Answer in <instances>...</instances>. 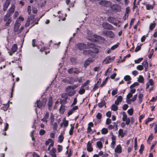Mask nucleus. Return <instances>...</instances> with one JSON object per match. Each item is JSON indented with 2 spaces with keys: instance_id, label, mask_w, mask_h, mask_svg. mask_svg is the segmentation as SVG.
Wrapping results in <instances>:
<instances>
[{
  "instance_id": "2eb2a0df",
  "label": "nucleus",
  "mask_w": 157,
  "mask_h": 157,
  "mask_svg": "<svg viewBox=\"0 0 157 157\" xmlns=\"http://www.w3.org/2000/svg\"><path fill=\"white\" fill-rule=\"evenodd\" d=\"M87 150L89 152H91L93 150L91 143L89 141L88 142L87 144Z\"/></svg>"
},
{
  "instance_id": "bf43d9fd",
  "label": "nucleus",
  "mask_w": 157,
  "mask_h": 157,
  "mask_svg": "<svg viewBox=\"0 0 157 157\" xmlns=\"http://www.w3.org/2000/svg\"><path fill=\"white\" fill-rule=\"evenodd\" d=\"M108 79V77H107L103 81L101 85V87H102L105 84V83L107 82V79Z\"/></svg>"
},
{
  "instance_id": "f3484780",
  "label": "nucleus",
  "mask_w": 157,
  "mask_h": 157,
  "mask_svg": "<svg viewBox=\"0 0 157 157\" xmlns=\"http://www.w3.org/2000/svg\"><path fill=\"white\" fill-rule=\"evenodd\" d=\"M92 62V60L91 58H88L85 62L84 66L85 67H86L90 63Z\"/></svg>"
},
{
  "instance_id": "6e6552de",
  "label": "nucleus",
  "mask_w": 157,
  "mask_h": 157,
  "mask_svg": "<svg viewBox=\"0 0 157 157\" xmlns=\"http://www.w3.org/2000/svg\"><path fill=\"white\" fill-rule=\"evenodd\" d=\"M77 47L80 51L86 49L87 46L86 45L82 43H79L76 44Z\"/></svg>"
},
{
  "instance_id": "20e7f679",
  "label": "nucleus",
  "mask_w": 157,
  "mask_h": 157,
  "mask_svg": "<svg viewBox=\"0 0 157 157\" xmlns=\"http://www.w3.org/2000/svg\"><path fill=\"white\" fill-rule=\"evenodd\" d=\"M111 10L114 12H119L121 10V6L118 4H113L110 6Z\"/></svg>"
},
{
  "instance_id": "cd10ccee",
  "label": "nucleus",
  "mask_w": 157,
  "mask_h": 157,
  "mask_svg": "<svg viewBox=\"0 0 157 157\" xmlns=\"http://www.w3.org/2000/svg\"><path fill=\"white\" fill-rule=\"evenodd\" d=\"M119 44H120V43H119L118 42V43H117V44H116L113 45L111 47V48H110L111 49V50H115V49L117 48L118 47V46H119Z\"/></svg>"
},
{
  "instance_id": "a18cd8bd",
  "label": "nucleus",
  "mask_w": 157,
  "mask_h": 157,
  "mask_svg": "<svg viewBox=\"0 0 157 157\" xmlns=\"http://www.w3.org/2000/svg\"><path fill=\"white\" fill-rule=\"evenodd\" d=\"M137 69L138 70L141 71L144 69V67L142 65H139L136 67Z\"/></svg>"
},
{
  "instance_id": "dca6fc26",
  "label": "nucleus",
  "mask_w": 157,
  "mask_h": 157,
  "mask_svg": "<svg viewBox=\"0 0 157 157\" xmlns=\"http://www.w3.org/2000/svg\"><path fill=\"white\" fill-rule=\"evenodd\" d=\"M99 4L101 6L106 7L108 5V2L106 0H101L99 2Z\"/></svg>"
},
{
  "instance_id": "ddd939ff",
  "label": "nucleus",
  "mask_w": 157,
  "mask_h": 157,
  "mask_svg": "<svg viewBox=\"0 0 157 157\" xmlns=\"http://www.w3.org/2000/svg\"><path fill=\"white\" fill-rule=\"evenodd\" d=\"M53 104V99L52 97H50L48 99V109L50 110L52 109V106Z\"/></svg>"
},
{
  "instance_id": "4d7b16f0",
  "label": "nucleus",
  "mask_w": 157,
  "mask_h": 157,
  "mask_svg": "<svg viewBox=\"0 0 157 157\" xmlns=\"http://www.w3.org/2000/svg\"><path fill=\"white\" fill-rule=\"evenodd\" d=\"M45 132V131L44 129H41L39 131V134L40 135H44Z\"/></svg>"
},
{
  "instance_id": "0e129e2a",
  "label": "nucleus",
  "mask_w": 157,
  "mask_h": 157,
  "mask_svg": "<svg viewBox=\"0 0 157 157\" xmlns=\"http://www.w3.org/2000/svg\"><path fill=\"white\" fill-rule=\"evenodd\" d=\"M101 114L100 113H98L96 115L97 118L100 119L101 118Z\"/></svg>"
},
{
  "instance_id": "338daca9",
  "label": "nucleus",
  "mask_w": 157,
  "mask_h": 157,
  "mask_svg": "<svg viewBox=\"0 0 157 157\" xmlns=\"http://www.w3.org/2000/svg\"><path fill=\"white\" fill-rule=\"evenodd\" d=\"M116 144L115 141H113L112 142L111 144V147L113 148L114 149L115 148V146Z\"/></svg>"
},
{
  "instance_id": "b1692460",
  "label": "nucleus",
  "mask_w": 157,
  "mask_h": 157,
  "mask_svg": "<svg viewBox=\"0 0 157 157\" xmlns=\"http://www.w3.org/2000/svg\"><path fill=\"white\" fill-rule=\"evenodd\" d=\"M146 6L147 10H149L151 9L152 10L154 8L153 5H149L147 4H146Z\"/></svg>"
},
{
  "instance_id": "72a5a7b5",
  "label": "nucleus",
  "mask_w": 157,
  "mask_h": 157,
  "mask_svg": "<svg viewBox=\"0 0 157 157\" xmlns=\"http://www.w3.org/2000/svg\"><path fill=\"white\" fill-rule=\"evenodd\" d=\"M101 133L103 134H105L107 133L108 131L107 128H103L101 130Z\"/></svg>"
},
{
  "instance_id": "393cba45",
  "label": "nucleus",
  "mask_w": 157,
  "mask_h": 157,
  "mask_svg": "<svg viewBox=\"0 0 157 157\" xmlns=\"http://www.w3.org/2000/svg\"><path fill=\"white\" fill-rule=\"evenodd\" d=\"M50 119L51 124L52 125L53 124V123H54V116H53L52 113H51V114Z\"/></svg>"
},
{
  "instance_id": "37998d69",
  "label": "nucleus",
  "mask_w": 157,
  "mask_h": 157,
  "mask_svg": "<svg viewBox=\"0 0 157 157\" xmlns=\"http://www.w3.org/2000/svg\"><path fill=\"white\" fill-rule=\"evenodd\" d=\"M130 11V7H127L126 8V11L125 13L127 14V17H128V13Z\"/></svg>"
},
{
  "instance_id": "473e14b6",
  "label": "nucleus",
  "mask_w": 157,
  "mask_h": 157,
  "mask_svg": "<svg viewBox=\"0 0 157 157\" xmlns=\"http://www.w3.org/2000/svg\"><path fill=\"white\" fill-rule=\"evenodd\" d=\"M111 109L114 111H116L118 109V107L117 105L113 104L112 105Z\"/></svg>"
},
{
  "instance_id": "c9c22d12",
  "label": "nucleus",
  "mask_w": 157,
  "mask_h": 157,
  "mask_svg": "<svg viewBox=\"0 0 157 157\" xmlns=\"http://www.w3.org/2000/svg\"><path fill=\"white\" fill-rule=\"evenodd\" d=\"M97 145L99 149H101L102 147V144L101 141H98L97 143Z\"/></svg>"
},
{
  "instance_id": "69168bd1",
  "label": "nucleus",
  "mask_w": 157,
  "mask_h": 157,
  "mask_svg": "<svg viewBox=\"0 0 157 157\" xmlns=\"http://www.w3.org/2000/svg\"><path fill=\"white\" fill-rule=\"evenodd\" d=\"M73 112L74 111L72 109L69 110L67 113V116L68 117L70 115H71L73 113Z\"/></svg>"
},
{
  "instance_id": "e433bc0d",
  "label": "nucleus",
  "mask_w": 157,
  "mask_h": 157,
  "mask_svg": "<svg viewBox=\"0 0 157 157\" xmlns=\"http://www.w3.org/2000/svg\"><path fill=\"white\" fill-rule=\"evenodd\" d=\"M68 94L67 93L63 94L61 95V97L65 99H67L68 98Z\"/></svg>"
},
{
  "instance_id": "a19ab883",
  "label": "nucleus",
  "mask_w": 157,
  "mask_h": 157,
  "mask_svg": "<svg viewBox=\"0 0 157 157\" xmlns=\"http://www.w3.org/2000/svg\"><path fill=\"white\" fill-rule=\"evenodd\" d=\"M143 59V58H139L137 60H135V62L136 63H139Z\"/></svg>"
},
{
  "instance_id": "de8ad7c7",
  "label": "nucleus",
  "mask_w": 157,
  "mask_h": 157,
  "mask_svg": "<svg viewBox=\"0 0 157 157\" xmlns=\"http://www.w3.org/2000/svg\"><path fill=\"white\" fill-rule=\"evenodd\" d=\"M90 83V81L89 80H88L87 81L84 83L82 86H82L83 87H84L85 86H87Z\"/></svg>"
},
{
  "instance_id": "c85d7f7f",
  "label": "nucleus",
  "mask_w": 157,
  "mask_h": 157,
  "mask_svg": "<svg viewBox=\"0 0 157 157\" xmlns=\"http://www.w3.org/2000/svg\"><path fill=\"white\" fill-rule=\"evenodd\" d=\"M65 107L64 106H63V105H61L60 106V108L59 109V111L60 112L63 113H64V112L65 111Z\"/></svg>"
},
{
  "instance_id": "6e6d98bb",
  "label": "nucleus",
  "mask_w": 157,
  "mask_h": 157,
  "mask_svg": "<svg viewBox=\"0 0 157 157\" xmlns=\"http://www.w3.org/2000/svg\"><path fill=\"white\" fill-rule=\"evenodd\" d=\"M68 87H70L71 88H72V89H73L74 90V89L77 88L78 87V85L77 84V85L75 84L72 86H68Z\"/></svg>"
},
{
  "instance_id": "f8f14e48",
  "label": "nucleus",
  "mask_w": 157,
  "mask_h": 157,
  "mask_svg": "<svg viewBox=\"0 0 157 157\" xmlns=\"http://www.w3.org/2000/svg\"><path fill=\"white\" fill-rule=\"evenodd\" d=\"M109 22L114 25L117 24L116 23V18L113 17H109Z\"/></svg>"
},
{
  "instance_id": "f257e3e1",
  "label": "nucleus",
  "mask_w": 157,
  "mask_h": 157,
  "mask_svg": "<svg viewBox=\"0 0 157 157\" xmlns=\"http://www.w3.org/2000/svg\"><path fill=\"white\" fill-rule=\"evenodd\" d=\"M87 38L90 41L87 43V46L90 48L89 50L83 51V53L85 55L90 54L91 52L97 53L99 51V46H96L92 43V42L99 41L100 40H104V39L101 36L96 35H94L92 37L88 36Z\"/></svg>"
},
{
  "instance_id": "412c9836",
  "label": "nucleus",
  "mask_w": 157,
  "mask_h": 157,
  "mask_svg": "<svg viewBox=\"0 0 157 157\" xmlns=\"http://www.w3.org/2000/svg\"><path fill=\"white\" fill-rule=\"evenodd\" d=\"M138 81L140 83H144V78L142 75H140L139 78L138 79Z\"/></svg>"
},
{
  "instance_id": "f704fd0d",
  "label": "nucleus",
  "mask_w": 157,
  "mask_h": 157,
  "mask_svg": "<svg viewBox=\"0 0 157 157\" xmlns=\"http://www.w3.org/2000/svg\"><path fill=\"white\" fill-rule=\"evenodd\" d=\"M63 124L64 126L65 127H67L68 124V121L65 120L64 121H63V123L61 124V125L62 126Z\"/></svg>"
},
{
  "instance_id": "aec40b11",
  "label": "nucleus",
  "mask_w": 157,
  "mask_h": 157,
  "mask_svg": "<svg viewBox=\"0 0 157 157\" xmlns=\"http://www.w3.org/2000/svg\"><path fill=\"white\" fill-rule=\"evenodd\" d=\"M9 19H10L11 20V19L10 16L6 13L4 16L3 20L5 21H7L9 20Z\"/></svg>"
},
{
  "instance_id": "a878e982",
  "label": "nucleus",
  "mask_w": 157,
  "mask_h": 157,
  "mask_svg": "<svg viewBox=\"0 0 157 157\" xmlns=\"http://www.w3.org/2000/svg\"><path fill=\"white\" fill-rule=\"evenodd\" d=\"M105 101L104 100H103L98 104V106L99 107L101 108L105 105Z\"/></svg>"
},
{
  "instance_id": "79ce46f5",
  "label": "nucleus",
  "mask_w": 157,
  "mask_h": 157,
  "mask_svg": "<svg viewBox=\"0 0 157 157\" xmlns=\"http://www.w3.org/2000/svg\"><path fill=\"white\" fill-rule=\"evenodd\" d=\"M152 135V133H151L150 134V135L149 136L147 140V142H148L150 140V143L152 140L153 138V136Z\"/></svg>"
},
{
  "instance_id": "423d86ee",
  "label": "nucleus",
  "mask_w": 157,
  "mask_h": 157,
  "mask_svg": "<svg viewBox=\"0 0 157 157\" xmlns=\"http://www.w3.org/2000/svg\"><path fill=\"white\" fill-rule=\"evenodd\" d=\"M66 90L68 96H72L75 94V91L68 86L66 88Z\"/></svg>"
},
{
  "instance_id": "5fc2aeb1",
  "label": "nucleus",
  "mask_w": 157,
  "mask_h": 157,
  "mask_svg": "<svg viewBox=\"0 0 157 157\" xmlns=\"http://www.w3.org/2000/svg\"><path fill=\"white\" fill-rule=\"evenodd\" d=\"M9 101H8V104H6L5 105V106L3 107V110L4 111H6L7 110V109L9 107Z\"/></svg>"
},
{
  "instance_id": "4c0bfd02",
  "label": "nucleus",
  "mask_w": 157,
  "mask_h": 157,
  "mask_svg": "<svg viewBox=\"0 0 157 157\" xmlns=\"http://www.w3.org/2000/svg\"><path fill=\"white\" fill-rule=\"evenodd\" d=\"M127 112L129 115H132L133 113V110L132 108L129 109L128 110Z\"/></svg>"
},
{
  "instance_id": "1a4fd4ad",
  "label": "nucleus",
  "mask_w": 157,
  "mask_h": 157,
  "mask_svg": "<svg viewBox=\"0 0 157 157\" xmlns=\"http://www.w3.org/2000/svg\"><path fill=\"white\" fill-rule=\"evenodd\" d=\"M17 45L16 44H14L12 47L11 51H10L9 49L7 48L8 52L10 55L11 56L13 53L15 52L17 49Z\"/></svg>"
},
{
  "instance_id": "052dcab7",
  "label": "nucleus",
  "mask_w": 157,
  "mask_h": 157,
  "mask_svg": "<svg viewBox=\"0 0 157 157\" xmlns=\"http://www.w3.org/2000/svg\"><path fill=\"white\" fill-rule=\"evenodd\" d=\"M128 107V106L127 104H124L123 105L122 107V109L124 110H126L127 109Z\"/></svg>"
},
{
  "instance_id": "a211bd4d",
  "label": "nucleus",
  "mask_w": 157,
  "mask_h": 157,
  "mask_svg": "<svg viewBox=\"0 0 157 157\" xmlns=\"http://www.w3.org/2000/svg\"><path fill=\"white\" fill-rule=\"evenodd\" d=\"M58 141L60 143H61L64 139V137L63 134L61 133L60 135L58 137Z\"/></svg>"
},
{
  "instance_id": "39448f33",
  "label": "nucleus",
  "mask_w": 157,
  "mask_h": 157,
  "mask_svg": "<svg viewBox=\"0 0 157 157\" xmlns=\"http://www.w3.org/2000/svg\"><path fill=\"white\" fill-rule=\"evenodd\" d=\"M20 26V23L17 21H16L14 27V31L17 34H19L21 32V30H20L19 28Z\"/></svg>"
},
{
  "instance_id": "9d476101",
  "label": "nucleus",
  "mask_w": 157,
  "mask_h": 157,
  "mask_svg": "<svg viewBox=\"0 0 157 157\" xmlns=\"http://www.w3.org/2000/svg\"><path fill=\"white\" fill-rule=\"evenodd\" d=\"M15 5L12 4L11 5V6L10 8L8 10L6 13L8 14L10 16H11L12 14L14 12L15 10Z\"/></svg>"
},
{
  "instance_id": "e2e57ef3",
  "label": "nucleus",
  "mask_w": 157,
  "mask_h": 157,
  "mask_svg": "<svg viewBox=\"0 0 157 157\" xmlns=\"http://www.w3.org/2000/svg\"><path fill=\"white\" fill-rule=\"evenodd\" d=\"M73 68H70L68 70V72L69 74H71L73 73Z\"/></svg>"
},
{
  "instance_id": "4be33fe9",
  "label": "nucleus",
  "mask_w": 157,
  "mask_h": 157,
  "mask_svg": "<svg viewBox=\"0 0 157 157\" xmlns=\"http://www.w3.org/2000/svg\"><path fill=\"white\" fill-rule=\"evenodd\" d=\"M115 35L112 31H109V37L110 38H113L114 37Z\"/></svg>"
},
{
  "instance_id": "8fccbe9b",
  "label": "nucleus",
  "mask_w": 157,
  "mask_h": 157,
  "mask_svg": "<svg viewBox=\"0 0 157 157\" xmlns=\"http://www.w3.org/2000/svg\"><path fill=\"white\" fill-rule=\"evenodd\" d=\"M57 146V150H58V151L59 152H60L62 150L63 147L62 146L59 145H58Z\"/></svg>"
},
{
  "instance_id": "774afa93",
  "label": "nucleus",
  "mask_w": 157,
  "mask_h": 157,
  "mask_svg": "<svg viewBox=\"0 0 157 157\" xmlns=\"http://www.w3.org/2000/svg\"><path fill=\"white\" fill-rule=\"evenodd\" d=\"M116 75L117 74L116 73H114L110 75V77L111 79H114L115 78Z\"/></svg>"
},
{
  "instance_id": "680f3d73",
  "label": "nucleus",
  "mask_w": 157,
  "mask_h": 157,
  "mask_svg": "<svg viewBox=\"0 0 157 157\" xmlns=\"http://www.w3.org/2000/svg\"><path fill=\"white\" fill-rule=\"evenodd\" d=\"M10 19L8 21H7L5 23V25L6 26H9L11 22V20L10 19Z\"/></svg>"
},
{
  "instance_id": "4468645a",
  "label": "nucleus",
  "mask_w": 157,
  "mask_h": 157,
  "mask_svg": "<svg viewBox=\"0 0 157 157\" xmlns=\"http://www.w3.org/2000/svg\"><path fill=\"white\" fill-rule=\"evenodd\" d=\"M115 151L118 154L121 153L122 152V148L120 144L117 146L115 149Z\"/></svg>"
},
{
  "instance_id": "864d4df0",
  "label": "nucleus",
  "mask_w": 157,
  "mask_h": 157,
  "mask_svg": "<svg viewBox=\"0 0 157 157\" xmlns=\"http://www.w3.org/2000/svg\"><path fill=\"white\" fill-rule=\"evenodd\" d=\"M117 89L116 88L115 90H113L112 91L111 94L113 96H114L117 94Z\"/></svg>"
},
{
  "instance_id": "58836bf2",
  "label": "nucleus",
  "mask_w": 157,
  "mask_h": 157,
  "mask_svg": "<svg viewBox=\"0 0 157 157\" xmlns=\"http://www.w3.org/2000/svg\"><path fill=\"white\" fill-rule=\"evenodd\" d=\"M143 44H141L140 45H139L137 46V47L136 48L135 50V52H136L140 51L141 49V46Z\"/></svg>"
},
{
  "instance_id": "2f4dec72",
  "label": "nucleus",
  "mask_w": 157,
  "mask_h": 157,
  "mask_svg": "<svg viewBox=\"0 0 157 157\" xmlns=\"http://www.w3.org/2000/svg\"><path fill=\"white\" fill-rule=\"evenodd\" d=\"M123 117H122V120L123 121H126L127 118V115L124 112H123Z\"/></svg>"
},
{
  "instance_id": "49530a36",
  "label": "nucleus",
  "mask_w": 157,
  "mask_h": 157,
  "mask_svg": "<svg viewBox=\"0 0 157 157\" xmlns=\"http://www.w3.org/2000/svg\"><path fill=\"white\" fill-rule=\"evenodd\" d=\"M115 59V56H113L112 57H110L109 56V63L111 62Z\"/></svg>"
},
{
  "instance_id": "13d9d810",
  "label": "nucleus",
  "mask_w": 157,
  "mask_h": 157,
  "mask_svg": "<svg viewBox=\"0 0 157 157\" xmlns=\"http://www.w3.org/2000/svg\"><path fill=\"white\" fill-rule=\"evenodd\" d=\"M122 97L121 96H119L117 98V100H118V101L120 102H122Z\"/></svg>"
},
{
  "instance_id": "c03bdc74",
  "label": "nucleus",
  "mask_w": 157,
  "mask_h": 157,
  "mask_svg": "<svg viewBox=\"0 0 157 157\" xmlns=\"http://www.w3.org/2000/svg\"><path fill=\"white\" fill-rule=\"evenodd\" d=\"M74 126H71V128H70V131H69V134L70 135H72V134L73 133V130H74Z\"/></svg>"
},
{
  "instance_id": "5701e85b",
  "label": "nucleus",
  "mask_w": 157,
  "mask_h": 157,
  "mask_svg": "<svg viewBox=\"0 0 157 157\" xmlns=\"http://www.w3.org/2000/svg\"><path fill=\"white\" fill-rule=\"evenodd\" d=\"M84 87L81 86L80 87V90L78 91L79 93L80 94H83L85 92V90L84 88Z\"/></svg>"
},
{
  "instance_id": "7ed1b4c3",
  "label": "nucleus",
  "mask_w": 157,
  "mask_h": 157,
  "mask_svg": "<svg viewBox=\"0 0 157 157\" xmlns=\"http://www.w3.org/2000/svg\"><path fill=\"white\" fill-rule=\"evenodd\" d=\"M46 104V102L44 100L40 101L37 100L35 103V106H36L39 108H41L43 107H44Z\"/></svg>"
},
{
  "instance_id": "6ab92c4d",
  "label": "nucleus",
  "mask_w": 157,
  "mask_h": 157,
  "mask_svg": "<svg viewBox=\"0 0 157 157\" xmlns=\"http://www.w3.org/2000/svg\"><path fill=\"white\" fill-rule=\"evenodd\" d=\"M118 134L122 138L124 136L125 133L124 132V131L123 129H120L118 131Z\"/></svg>"
},
{
  "instance_id": "7c9ffc66",
  "label": "nucleus",
  "mask_w": 157,
  "mask_h": 157,
  "mask_svg": "<svg viewBox=\"0 0 157 157\" xmlns=\"http://www.w3.org/2000/svg\"><path fill=\"white\" fill-rule=\"evenodd\" d=\"M144 146L143 144H142L140 146V147L139 150L140 153V155L143 154V151L144 150Z\"/></svg>"
},
{
  "instance_id": "c756f323",
  "label": "nucleus",
  "mask_w": 157,
  "mask_h": 157,
  "mask_svg": "<svg viewBox=\"0 0 157 157\" xmlns=\"http://www.w3.org/2000/svg\"><path fill=\"white\" fill-rule=\"evenodd\" d=\"M156 25V24L155 23H151L149 26V29L151 30H153L154 28L155 27Z\"/></svg>"
},
{
  "instance_id": "3c124183",
  "label": "nucleus",
  "mask_w": 157,
  "mask_h": 157,
  "mask_svg": "<svg viewBox=\"0 0 157 157\" xmlns=\"http://www.w3.org/2000/svg\"><path fill=\"white\" fill-rule=\"evenodd\" d=\"M66 99H61L60 101V103L61 104H65L67 102Z\"/></svg>"
},
{
  "instance_id": "f03ea898",
  "label": "nucleus",
  "mask_w": 157,
  "mask_h": 157,
  "mask_svg": "<svg viewBox=\"0 0 157 157\" xmlns=\"http://www.w3.org/2000/svg\"><path fill=\"white\" fill-rule=\"evenodd\" d=\"M35 16L33 15H31L30 16L28 17L27 18V21L25 24V26L26 27H28L29 26L30 23H31V24L33 26L34 25V21Z\"/></svg>"
},
{
  "instance_id": "09e8293b",
  "label": "nucleus",
  "mask_w": 157,
  "mask_h": 157,
  "mask_svg": "<svg viewBox=\"0 0 157 157\" xmlns=\"http://www.w3.org/2000/svg\"><path fill=\"white\" fill-rule=\"evenodd\" d=\"M135 20V19L134 18H132L131 19L129 24V29L132 27V25H133Z\"/></svg>"
},
{
  "instance_id": "9b49d317",
  "label": "nucleus",
  "mask_w": 157,
  "mask_h": 157,
  "mask_svg": "<svg viewBox=\"0 0 157 157\" xmlns=\"http://www.w3.org/2000/svg\"><path fill=\"white\" fill-rule=\"evenodd\" d=\"M10 4V0H6L3 6V10L6 11L8 8V6Z\"/></svg>"
},
{
  "instance_id": "ea45409f",
  "label": "nucleus",
  "mask_w": 157,
  "mask_h": 157,
  "mask_svg": "<svg viewBox=\"0 0 157 157\" xmlns=\"http://www.w3.org/2000/svg\"><path fill=\"white\" fill-rule=\"evenodd\" d=\"M142 64L143 66L145 67H146L147 66V67H148V63L147 62V60H145L143 62Z\"/></svg>"
},
{
  "instance_id": "bb28decb",
  "label": "nucleus",
  "mask_w": 157,
  "mask_h": 157,
  "mask_svg": "<svg viewBox=\"0 0 157 157\" xmlns=\"http://www.w3.org/2000/svg\"><path fill=\"white\" fill-rule=\"evenodd\" d=\"M124 79L125 81H130L132 78L129 75H126L124 77Z\"/></svg>"
},
{
  "instance_id": "603ef678",
  "label": "nucleus",
  "mask_w": 157,
  "mask_h": 157,
  "mask_svg": "<svg viewBox=\"0 0 157 157\" xmlns=\"http://www.w3.org/2000/svg\"><path fill=\"white\" fill-rule=\"evenodd\" d=\"M52 142H53L52 140L51 139H49L46 141L45 144L47 146L49 145L50 143H52Z\"/></svg>"
},
{
  "instance_id": "0eeeda50",
  "label": "nucleus",
  "mask_w": 157,
  "mask_h": 157,
  "mask_svg": "<svg viewBox=\"0 0 157 157\" xmlns=\"http://www.w3.org/2000/svg\"><path fill=\"white\" fill-rule=\"evenodd\" d=\"M102 27L104 28V29H105V30L103 31V33L104 35L107 36L108 34V24L107 22H103L102 24Z\"/></svg>"
}]
</instances>
